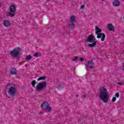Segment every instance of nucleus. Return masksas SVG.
<instances>
[{"label":"nucleus","instance_id":"1","mask_svg":"<svg viewBox=\"0 0 124 124\" xmlns=\"http://www.w3.org/2000/svg\"><path fill=\"white\" fill-rule=\"evenodd\" d=\"M109 96H110V94L106 88L104 87L100 88L99 97L101 100L104 103H107L109 100Z\"/></svg>","mask_w":124,"mask_h":124},{"label":"nucleus","instance_id":"2","mask_svg":"<svg viewBox=\"0 0 124 124\" xmlns=\"http://www.w3.org/2000/svg\"><path fill=\"white\" fill-rule=\"evenodd\" d=\"M17 91L18 89H17L16 85L14 84L7 85L5 89L4 90L5 93H7L8 94L11 96H15V95L17 94Z\"/></svg>","mask_w":124,"mask_h":124},{"label":"nucleus","instance_id":"3","mask_svg":"<svg viewBox=\"0 0 124 124\" xmlns=\"http://www.w3.org/2000/svg\"><path fill=\"white\" fill-rule=\"evenodd\" d=\"M95 34H97V38H101V41H104L105 40V37H106V35L104 33H100L102 31V30L100 29L98 27H95Z\"/></svg>","mask_w":124,"mask_h":124},{"label":"nucleus","instance_id":"4","mask_svg":"<svg viewBox=\"0 0 124 124\" xmlns=\"http://www.w3.org/2000/svg\"><path fill=\"white\" fill-rule=\"evenodd\" d=\"M87 42H89V44L88 45V46L89 48H93V47H94L95 45H96V42H95V38L93 35H90L89 37H87Z\"/></svg>","mask_w":124,"mask_h":124},{"label":"nucleus","instance_id":"5","mask_svg":"<svg viewBox=\"0 0 124 124\" xmlns=\"http://www.w3.org/2000/svg\"><path fill=\"white\" fill-rule=\"evenodd\" d=\"M46 87H47V82H46V81L40 82L37 86H36V88L39 92L45 90V89H46Z\"/></svg>","mask_w":124,"mask_h":124},{"label":"nucleus","instance_id":"6","mask_svg":"<svg viewBox=\"0 0 124 124\" xmlns=\"http://www.w3.org/2000/svg\"><path fill=\"white\" fill-rule=\"evenodd\" d=\"M41 107H42V109L44 110L46 109L47 112H51V109H52L50 104H49V103L47 102H44L42 103L41 105Z\"/></svg>","mask_w":124,"mask_h":124},{"label":"nucleus","instance_id":"7","mask_svg":"<svg viewBox=\"0 0 124 124\" xmlns=\"http://www.w3.org/2000/svg\"><path fill=\"white\" fill-rule=\"evenodd\" d=\"M20 54V51L16 49H14L13 51L10 52V55L11 56L12 58H17Z\"/></svg>","mask_w":124,"mask_h":124},{"label":"nucleus","instance_id":"8","mask_svg":"<svg viewBox=\"0 0 124 124\" xmlns=\"http://www.w3.org/2000/svg\"><path fill=\"white\" fill-rule=\"evenodd\" d=\"M93 60H89L87 62V67H89L91 69H93Z\"/></svg>","mask_w":124,"mask_h":124},{"label":"nucleus","instance_id":"9","mask_svg":"<svg viewBox=\"0 0 124 124\" xmlns=\"http://www.w3.org/2000/svg\"><path fill=\"white\" fill-rule=\"evenodd\" d=\"M3 25L4 26V27H6V28H7L10 26V21L9 20H4L3 21Z\"/></svg>","mask_w":124,"mask_h":124},{"label":"nucleus","instance_id":"10","mask_svg":"<svg viewBox=\"0 0 124 124\" xmlns=\"http://www.w3.org/2000/svg\"><path fill=\"white\" fill-rule=\"evenodd\" d=\"M10 73L13 75H16L17 74V69L16 68H12L10 70Z\"/></svg>","mask_w":124,"mask_h":124},{"label":"nucleus","instance_id":"11","mask_svg":"<svg viewBox=\"0 0 124 124\" xmlns=\"http://www.w3.org/2000/svg\"><path fill=\"white\" fill-rule=\"evenodd\" d=\"M112 4L114 6H120V4H121V2H120V1L118 0H115L112 2Z\"/></svg>","mask_w":124,"mask_h":124},{"label":"nucleus","instance_id":"12","mask_svg":"<svg viewBox=\"0 0 124 124\" xmlns=\"http://www.w3.org/2000/svg\"><path fill=\"white\" fill-rule=\"evenodd\" d=\"M16 12V6L15 5H11L10 7V12L15 13Z\"/></svg>","mask_w":124,"mask_h":124},{"label":"nucleus","instance_id":"13","mask_svg":"<svg viewBox=\"0 0 124 124\" xmlns=\"http://www.w3.org/2000/svg\"><path fill=\"white\" fill-rule=\"evenodd\" d=\"M108 31H115V30H114V26L112 24H108Z\"/></svg>","mask_w":124,"mask_h":124},{"label":"nucleus","instance_id":"14","mask_svg":"<svg viewBox=\"0 0 124 124\" xmlns=\"http://www.w3.org/2000/svg\"><path fill=\"white\" fill-rule=\"evenodd\" d=\"M68 26L70 29H73L75 25L74 24V22H71L70 21Z\"/></svg>","mask_w":124,"mask_h":124},{"label":"nucleus","instance_id":"15","mask_svg":"<svg viewBox=\"0 0 124 124\" xmlns=\"http://www.w3.org/2000/svg\"><path fill=\"white\" fill-rule=\"evenodd\" d=\"M70 22H73V23H74L75 22V21H76V17H75V16H72L70 17Z\"/></svg>","mask_w":124,"mask_h":124},{"label":"nucleus","instance_id":"16","mask_svg":"<svg viewBox=\"0 0 124 124\" xmlns=\"http://www.w3.org/2000/svg\"><path fill=\"white\" fill-rule=\"evenodd\" d=\"M46 77L45 76L40 77V78H38L37 81H41V80H46Z\"/></svg>","mask_w":124,"mask_h":124},{"label":"nucleus","instance_id":"17","mask_svg":"<svg viewBox=\"0 0 124 124\" xmlns=\"http://www.w3.org/2000/svg\"><path fill=\"white\" fill-rule=\"evenodd\" d=\"M41 56V53L40 52H37L34 54V57H35L36 58H37V57H40Z\"/></svg>","mask_w":124,"mask_h":124},{"label":"nucleus","instance_id":"18","mask_svg":"<svg viewBox=\"0 0 124 124\" xmlns=\"http://www.w3.org/2000/svg\"><path fill=\"white\" fill-rule=\"evenodd\" d=\"M15 15V13L13 12H10L9 13L8 16H10V17H14Z\"/></svg>","mask_w":124,"mask_h":124},{"label":"nucleus","instance_id":"19","mask_svg":"<svg viewBox=\"0 0 124 124\" xmlns=\"http://www.w3.org/2000/svg\"><path fill=\"white\" fill-rule=\"evenodd\" d=\"M31 55H28L26 56L25 59L26 60V61H30V60L31 59Z\"/></svg>","mask_w":124,"mask_h":124},{"label":"nucleus","instance_id":"20","mask_svg":"<svg viewBox=\"0 0 124 124\" xmlns=\"http://www.w3.org/2000/svg\"><path fill=\"white\" fill-rule=\"evenodd\" d=\"M36 84V81L35 80H32L31 82L32 87L33 88H34L35 87V84Z\"/></svg>","mask_w":124,"mask_h":124},{"label":"nucleus","instance_id":"21","mask_svg":"<svg viewBox=\"0 0 124 124\" xmlns=\"http://www.w3.org/2000/svg\"><path fill=\"white\" fill-rule=\"evenodd\" d=\"M78 59V57L77 56H75L73 58H71V61H73V62H74L75 61H76Z\"/></svg>","mask_w":124,"mask_h":124},{"label":"nucleus","instance_id":"22","mask_svg":"<svg viewBox=\"0 0 124 124\" xmlns=\"http://www.w3.org/2000/svg\"><path fill=\"white\" fill-rule=\"evenodd\" d=\"M116 101V97H113L111 100V102H115Z\"/></svg>","mask_w":124,"mask_h":124},{"label":"nucleus","instance_id":"23","mask_svg":"<svg viewBox=\"0 0 124 124\" xmlns=\"http://www.w3.org/2000/svg\"><path fill=\"white\" fill-rule=\"evenodd\" d=\"M115 96L116 97H119V96H120V93H117L116 94H115Z\"/></svg>","mask_w":124,"mask_h":124},{"label":"nucleus","instance_id":"24","mask_svg":"<svg viewBox=\"0 0 124 124\" xmlns=\"http://www.w3.org/2000/svg\"><path fill=\"white\" fill-rule=\"evenodd\" d=\"M84 8H85V5H82L80 6V9H84Z\"/></svg>","mask_w":124,"mask_h":124},{"label":"nucleus","instance_id":"25","mask_svg":"<svg viewBox=\"0 0 124 124\" xmlns=\"http://www.w3.org/2000/svg\"><path fill=\"white\" fill-rule=\"evenodd\" d=\"M118 85H120V86H123L124 85V83L123 82H118Z\"/></svg>","mask_w":124,"mask_h":124},{"label":"nucleus","instance_id":"26","mask_svg":"<svg viewBox=\"0 0 124 124\" xmlns=\"http://www.w3.org/2000/svg\"><path fill=\"white\" fill-rule=\"evenodd\" d=\"M80 62H84V59L83 58H80Z\"/></svg>","mask_w":124,"mask_h":124},{"label":"nucleus","instance_id":"27","mask_svg":"<svg viewBox=\"0 0 124 124\" xmlns=\"http://www.w3.org/2000/svg\"><path fill=\"white\" fill-rule=\"evenodd\" d=\"M86 95L85 94H83V95H82V97H86Z\"/></svg>","mask_w":124,"mask_h":124},{"label":"nucleus","instance_id":"28","mask_svg":"<svg viewBox=\"0 0 124 124\" xmlns=\"http://www.w3.org/2000/svg\"><path fill=\"white\" fill-rule=\"evenodd\" d=\"M79 96V95H77V97H78Z\"/></svg>","mask_w":124,"mask_h":124},{"label":"nucleus","instance_id":"29","mask_svg":"<svg viewBox=\"0 0 124 124\" xmlns=\"http://www.w3.org/2000/svg\"><path fill=\"white\" fill-rule=\"evenodd\" d=\"M19 112H21V109H20V110H19Z\"/></svg>","mask_w":124,"mask_h":124}]
</instances>
